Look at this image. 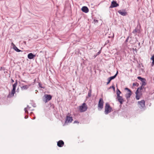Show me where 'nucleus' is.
I'll list each match as a JSON object with an SVG mask.
<instances>
[{
  "instance_id": "obj_40",
  "label": "nucleus",
  "mask_w": 154,
  "mask_h": 154,
  "mask_svg": "<svg viewBox=\"0 0 154 154\" xmlns=\"http://www.w3.org/2000/svg\"><path fill=\"white\" fill-rule=\"evenodd\" d=\"M11 82H12V83H13V82H14V80H13V79H11Z\"/></svg>"
},
{
  "instance_id": "obj_32",
  "label": "nucleus",
  "mask_w": 154,
  "mask_h": 154,
  "mask_svg": "<svg viewBox=\"0 0 154 154\" xmlns=\"http://www.w3.org/2000/svg\"><path fill=\"white\" fill-rule=\"evenodd\" d=\"M111 88H112L113 89V90H115V87H114V86H110V87H109V89H110Z\"/></svg>"
},
{
  "instance_id": "obj_3",
  "label": "nucleus",
  "mask_w": 154,
  "mask_h": 154,
  "mask_svg": "<svg viewBox=\"0 0 154 154\" xmlns=\"http://www.w3.org/2000/svg\"><path fill=\"white\" fill-rule=\"evenodd\" d=\"M104 102L102 98H100L99 99L98 105V110H101L103 107Z\"/></svg>"
},
{
  "instance_id": "obj_23",
  "label": "nucleus",
  "mask_w": 154,
  "mask_h": 154,
  "mask_svg": "<svg viewBox=\"0 0 154 154\" xmlns=\"http://www.w3.org/2000/svg\"><path fill=\"white\" fill-rule=\"evenodd\" d=\"M138 79L140 80L141 81H143V80H145V79L142 78L140 76H138L137 77Z\"/></svg>"
},
{
  "instance_id": "obj_42",
  "label": "nucleus",
  "mask_w": 154,
  "mask_h": 154,
  "mask_svg": "<svg viewBox=\"0 0 154 154\" xmlns=\"http://www.w3.org/2000/svg\"><path fill=\"white\" fill-rule=\"evenodd\" d=\"M2 68H3V67H1V68H0V71H1V70H2Z\"/></svg>"
},
{
  "instance_id": "obj_29",
  "label": "nucleus",
  "mask_w": 154,
  "mask_h": 154,
  "mask_svg": "<svg viewBox=\"0 0 154 154\" xmlns=\"http://www.w3.org/2000/svg\"><path fill=\"white\" fill-rule=\"evenodd\" d=\"M137 84L138 85V84L137 83H134L133 84V86H137Z\"/></svg>"
},
{
  "instance_id": "obj_20",
  "label": "nucleus",
  "mask_w": 154,
  "mask_h": 154,
  "mask_svg": "<svg viewBox=\"0 0 154 154\" xmlns=\"http://www.w3.org/2000/svg\"><path fill=\"white\" fill-rule=\"evenodd\" d=\"M17 80L16 81H15V83H14L13 85V88H14V89H16V87L17 85Z\"/></svg>"
},
{
  "instance_id": "obj_37",
  "label": "nucleus",
  "mask_w": 154,
  "mask_h": 154,
  "mask_svg": "<svg viewBox=\"0 0 154 154\" xmlns=\"http://www.w3.org/2000/svg\"><path fill=\"white\" fill-rule=\"evenodd\" d=\"M11 45H13V47H14V46H15V45L13 43V42H12V43H11Z\"/></svg>"
},
{
  "instance_id": "obj_35",
  "label": "nucleus",
  "mask_w": 154,
  "mask_h": 154,
  "mask_svg": "<svg viewBox=\"0 0 154 154\" xmlns=\"http://www.w3.org/2000/svg\"><path fill=\"white\" fill-rule=\"evenodd\" d=\"M101 52V50H100L98 52H97V53L96 54L97 55H98L100 54Z\"/></svg>"
},
{
  "instance_id": "obj_4",
  "label": "nucleus",
  "mask_w": 154,
  "mask_h": 154,
  "mask_svg": "<svg viewBox=\"0 0 154 154\" xmlns=\"http://www.w3.org/2000/svg\"><path fill=\"white\" fill-rule=\"evenodd\" d=\"M145 101L142 100L138 102V106L140 108H143L145 106Z\"/></svg>"
},
{
  "instance_id": "obj_27",
  "label": "nucleus",
  "mask_w": 154,
  "mask_h": 154,
  "mask_svg": "<svg viewBox=\"0 0 154 154\" xmlns=\"http://www.w3.org/2000/svg\"><path fill=\"white\" fill-rule=\"evenodd\" d=\"M129 38V36H128L127 37L126 39V40L125 41V43H126L128 42Z\"/></svg>"
},
{
  "instance_id": "obj_17",
  "label": "nucleus",
  "mask_w": 154,
  "mask_h": 154,
  "mask_svg": "<svg viewBox=\"0 0 154 154\" xmlns=\"http://www.w3.org/2000/svg\"><path fill=\"white\" fill-rule=\"evenodd\" d=\"M140 29L137 28H136L132 32V33L134 34H136L137 32L139 33Z\"/></svg>"
},
{
  "instance_id": "obj_14",
  "label": "nucleus",
  "mask_w": 154,
  "mask_h": 154,
  "mask_svg": "<svg viewBox=\"0 0 154 154\" xmlns=\"http://www.w3.org/2000/svg\"><path fill=\"white\" fill-rule=\"evenodd\" d=\"M35 57V55L33 54L32 53H30L28 55V58L30 59H32Z\"/></svg>"
},
{
  "instance_id": "obj_18",
  "label": "nucleus",
  "mask_w": 154,
  "mask_h": 154,
  "mask_svg": "<svg viewBox=\"0 0 154 154\" xmlns=\"http://www.w3.org/2000/svg\"><path fill=\"white\" fill-rule=\"evenodd\" d=\"M92 90L91 89H90L88 92V97H90L91 96Z\"/></svg>"
},
{
  "instance_id": "obj_47",
  "label": "nucleus",
  "mask_w": 154,
  "mask_h": 154,
  "mask_svg": "<svg viewBox=\"0 0 154 154\" xmlns=\"http://www.w3.org/2000/svg\"><path fill=\"white\" fill-rule=\"evenodd\" d=\"M23 82H26V83L27 82L26 81H23Z\"/></svg>"
},
{
  "instance_id": "obj_49",
  "label": "nucleus",
  "mask_w": 154,
  "mask_h": 154,
  "mask_svg": "<svg viewBox=\"0 0 154 154\" xmlns=\"http://www.w3.org/2000/svg\"><path fill=\"white\" fill-rule=\"evenodd\" d=\"M17 91H18V89L17 90Z\"/></svg>"
},
{
  "instance_id": "obj_26",
  "label": "nucleus",
  "mask_w": 154,
  "mask_h": 154,
  "mask_svg": "<svg viewBox=\"0 0 154 154\" xmlns=\"http://www.w3.org/2000/svg\"><path fill=\"white\" fill-rule=\"evenodd\" d=\"M38 86H39V87H40V88H44V87H42V84L40 83H38Z\"/></svg>"
},
{
  "instance_id": "obj_2",
  "label": "nucleus",
  "mask_w": 154,
  "mask_h": 154,
  "mask_svg": "<svg viewBox=\"0 0 154 154\" xmlns=\"http://www.w3.org/2000/svg\"><path fill=\"white\" fill-rule=\"evenodd\" d=\"M88 107L85 103H83L82 105L79 106V110L81 112H83L86 111Z\"/></svg>"
},
{
  "instance_id": "obj_41",
  "label": "nucleus",
  "mask_w": 154,
  "mask_h": 154,
  "mask_svg": "<svg viewBox=\"0 0 154 154\" xmlns=\"http://www.w3.org/2000/svg\"><path fill=\"white\" fill-rule=\"evenodd\" d=\"M28 116H26L24 118H25V119H27V118H28Z\"/></svg>"
},
{
  "instance_id": "obj_19",
  "label": "nucleus",
  "mask_w": 154,
  "mask_h": 154,
  "mask_svg": "<svg viewBox=\"0 0 154 154\" xmlns=\"http://www.w3.org/2000/svg\"><path fill=\"white\" fill-rule=\"evenodd\" d=\"M14 49L17 52H20L22 51L21 50H19L15 46L13 47Z\"/></svg>"
},
{
  "instance_id": "obj_45",
  "label": "nucleus",
  "mask_w": 154,
  "mask_h": 154,
  "mask_svg": "<svg viewBox=\"0 0 154 154\" xmlns=\"http://www.w3.org/2000/svg\"><path fill=\"white\" fill-rule=\"evenodd\" d=\"M94 20V21H97V20Z\"/></svg>"
},
{
  "instance_id": "obj_24",
  "label": "nucleus",
  "mask_w": 154,
  "mask_h": 154,
  "mask_svg": "<svg viewBox=\"0 0 154 154\" xmlns=\"http://www.w3.org/2000/svg\"><path fill=\"white\" fill-rule=\"evenodd\" d=\"M146 80L145 79V80H143V81H141L142 82V83L141 84L142 86H143L145 85H146V83L145 82Z\"/></svg>"
},
{
  "instance_id": "obj_52",
  "label": "nucleus",
  "mask_w": 154,
  "mask_h": 154,
  "mask_svg": "<svg viewBox=\"0 0 154 154\" xmlns=\"http://www.w3.org/2000/svg\"><path fill=\"white\" fill-rule=\"evenodd\" d=\"M139 45H140V43H139Z\"/></svg>"
},
{
  "instance_id": "obj_36",
  "label": "nucleus",
  "mask_w": 154,
  "mask_h": 154,
  "mask_svg": "<svg viewBox=\"0 0 154 154\" xmlns=\"http://www.w3.org/2000/svg\"><path fill=\"white\" fill-rule=\"evenodd\" d=\"M140 88V90H141L144 87H143V86H141Z\"/></svg>"
},
{
  "instance_id": "obj_48",
  "label": "nucleus",
  "mask_w": 154,
  "mask_h": 154,
  "mask_svg": "<svg viewBox=\"0 0 154 154\" xmlns=\"http://www.w3.org/2000/svg\"><path fill=\"white\" fill-rule=\"evenodd\" d=\"M137 2H138L140 0H137Z\"/></svg>"
},
{
  "instance_id": "obj_1",
  "label": "nucleus",
  "mask_w": 154,
  "mask_h": 154,
  "mask_svg": "<svg viewBox=\"0 0 154 154\" xmlns=\"http://www.w3.org/2000/svg\"><path fill=\"white\" fill-rule=\"evenodd\" d=\"M112 108L109 104L108 103H106L105 106V113L106 115L107 114L110 112L112 111Z\"/></svg>"
},
{
  "instance_id": "obj_39",
  "label": "nucleus",
  "mask_w": 154,
  "mask_h": 154,
  "mask_svg": "<svg viewBox=\"0 0 154 154\" xmlns=\"http://www.w3.org/2000/svg\"><path fill=\"white\" fill-rule=\"evenodd\" d=\"M97 55L96 54V55H94L93 57H94V58H95Z\"/></svg>"
},
{
  "instance_id": "obj_25",
  "label": "nucleus",
  "mask_w": 154,
  "mask_h": 154,
  "mask_svg": "<svg viewBox=\"0 0 154 154\" xmlns=\"http://www.w3.org/2000/svg\"><path fill=\"white\" fill-rule=\"evenodd\" d=\"M136 98L137 100H138L140 98V96L137 94H136Z\"/></svg>"
},
{
  "instance_id": "obj_51",
  "label": "nucleus",
  "mask_w": 154,
  "mask_h": 154,
  "mask_svg": "<svg viewBox=\"0 0 154 154\" xmlns=\"http://www.w3.org/2000/svg\"><path fill=\"white\" fill-rule=\"evenodd\" d=\"M34 81V82H35V79Z\"/></svg>"
},
{
  "instance_id": "obj_22",
  "label": "nucleus",
  "mask_w": 154,
  "mask_h": 154,
  "mask_svg": "<svg viewBox=\"0 0 154 154\" xmlns=\"http://www.w3.org/2000/svg\"><path fill=\"white\" fill-rule=\"evenodd\" d=\"M30 107H29V106L28 105H27V107L25 108L24 109V110L25 111V112L26 113H28V111L26 109L27 108L28 109H30Z\"/></svg>"
},
{
  "instance_id": "obj_31",
  "label": "nucleus",
  "mask_w": 154,
  "mask_h": 154,
  "mask_svg": "<svg viewBox=\"0 0 154 154\" xmlns=\"http://www.w3.org/2000/svg\"><path fill=\"white\" fill-rule=\"evenodd\" d=\"M125 89L126 90H128V92L131 91L130 89H129L128 88H125Z\"/></svg>"
},
{
  "instance_id": "obj_46",
  "label": "nucleus",
  "mask_w": 154,
  "mask_h": 154,
  "mask_svg": "<svg viewBox=\"0 0 154 154\" xmlns=\"http://www.w3.org/2000/svg\"><path fill=\"white\" fill-rule=\"evenodd\" d=\"M94 20V21H97V20Z\"/></svg>"
},
{
  "instance_id": "obj_10",
  "label": "nucleus",
  "mask_w": 154,
  "mask_h": 154,
  "mask_svg": "<svg viewBox=\"0 0 154 154\" xmlns=\"http://www.w3.org/2000/svg\"><path fill=\"white\" fill-rule=\"evenodd\" d=\"M15 89L13 88L11 91V92L9 93L8 96V97L10 98L14 96V94L15 92Z\"/></svg>"
},
{
  "instance_id": "obj_34",
  "label": "nucleus",
  "mask_w": 154,
  "mask_h": 154,
  "mask_svg": "<svg viewBox=\"0 0 154 154\" xmlns=\"http://www.w3.org/2000/svg\"><path fill=\"white\" fill-rule=\"evenodd\" d=\"M151 59L152 60V61H154V55L152 56L151 57Z\"/></svg>"
},
{
  "instance_id": "obj_28",
  "label": "nucleus",
  "mask_w": 154,
  "mask_h": 154,
  "mask_svg": "<svg viewBox=\"0 0 154 154\" xmlns=\"http://www.w3.org/2000/svg\"><path fill=\"white\" fill-rule=\"evenodd\" d=\"M108 80V82H107V83H106V84L107 85H108L110 82V81H111V80H110V79H109V78H108L107 79Z\"/></svg>"
},
{
  "instance_id": "obj_44",
  "label": "nucleus",
  "mask_w": 154,
  "mask_h": 154,
  "mask_svg": "<svg viewBox=\"0 0 154 154\" xmlns=\"http://www.w3.org/2000/svg\"><path fill=\"white\" fill-rule=\"evenodd\" d=\"M24 43L25 44H26V42L24 41Z\"/></svg>"
},
{
  "instance_id": "obj_30",
  "label": "nucleus",
  "mask_w": 154,
  "mask_h": 154,
  "mask_svg": "<svg viewBox=\"0 0 154 154\" xmlns=\"http://www.w3.org/2000/svg\"><path fill=\"white\" fill-rule=\"evenodd\" d=\"M109 42V40H107L105 42V45H106L107 44H108Z\"/></svg>"
},
{
  "instance_id": "obj_8",
  "label": "nucleus",
  "mask_w": 154,
  "mask_h": 154,
  "mask_svg": "<svg viewBox=\"0 0 154 154\" xmlns=\"http://www.w3.org/2000/svg\"><path fill=\"white\" fill-rule=\"evenodd\" d=\"M117 99L121 104H122L123 102L124 101L122 97L120 96H117Z\"/></svg>"
},
{
  "instance_id": "obj_9",
  "label": "nucleus",
  "mask_w": 154,
  "mask_h": 154,
  "mask_svg": "<svg viewBox=\"0 0 154 154\" xmlns=\"http://www.w3.org/2000/svg\"><path fill=\"white\" fill-rule=\"evenodd\" d=\"M72 120L73 119L72 117L67 116L65 120V123H66L71 122Z\"/></svg>"
},
{
  "instance_id": "obj_21",
  "label": "nucleus",
  "mask_w": 154,
  "mask_h": 154,
  "mask_svg": "<svg viewBox=\"0 0 154 154\" xmlns=\"http://www.w3.org/2000/svg\"><path fill=\"white\" fill-rule=\"evenodd\" d=\"M121 93V92L120 91V90L118 89L117 88L116 90V94L117 96H120V94Z\"/></svg>"
},
{
  "instance_id": "obj_6",
  "label": "nucleus",
  "mask_w": 154,
  "mask_h": 154,
  "mask_svg": "<svg viewBox=\"0 0 154 154\" xmlns=\"http://www.w3.org/2000/svg\"><path fill=\"white\" fill-rule=\"evenodd\" d=\"M118 12L121 15L125 16H126L127 14V12L125 10H119L118 11Z\"/></svg>"
},
{
  "instance_id": "obj_12",
  "label": "nucleus",
  "mask_w": 154,
  "mask_h": 154,
  "mask_svg": "<svg viewBox=\"0 0 154 154\" xmlns=\"http://www.w3.org/2000/svg\"><path fill=\"white\" fill-rule=\"evenodd\" d=\"M64 145V142L62 140H60L57 143V145L59 147H62Z\"/></svg>"
},
{
  "instance_id": "obj_50",
  "label": "nucleus",
  "mask_w": 154,
  "mask_h": 154,
  "mask_svg": "<svg viewBox=\"0 0 154 154\" xmlns=\"http://www.w3.org/2000/svg\"><path fill=\"white\" fill-rule=\"evenodd\" d=\"M17 91H18V89L17 90Z\"/></svg>"
},
{
  "instance_id": "obj_13",
  "label": "nucleus",
  "mask_w": 154,
  "mask_h": 154,
  "mask_svg": "<svg viewBox=\"0 0 154 154\" xmlns=\"http://www.w3.org/2000/svg\"><path fill=\"white\" fill-rule=\"evenodd\" d=\"M81 10L83 12L85 13H87L89 11L88 8L86 6L83 7L81 9Z\"/></svg>"
},
{
  "instance_id": "obj_7",
  "label": "nucleus",
  "mask_w": 154,
  "mask_h": 154,
  "mask_svg": "<svg viewBox=\"0 0 154 154\" xmlns=\"http://www.w3.org/2000/svg\"><path fill=\"white\" fill-rule=\"evenodd\" d=\"M45 100H44V101L45 103H46L48 101L50 100L52 98L51 96L49 94H45Z\"/></svg>"
},
{
  "instance_id": "obj_11",
  "label": "nucleus",
  "mask_w": 154,
  "mask_h": 154,
  "mask_svg": "<svg viewBox=\"0 0 154 154\" xmlns=\"http://www.w3.org/2000/svg\"><path fill=\"white\" fill-rule=\"evenodd\" d=\"M31 84H30L28 85H25L21 87V89L22 90H26L28 89Z\"/></svg>"
},
{
  "instance_id": "obj_33",
  "label": "nucleus",
  "mask_w": 154,
  "mask_h": 154,
  "mask_svg": "<svg viewBox=\"0 0 154 154\" xmlns=\"http://www.w3.org/2000/svg\"><path fill=\"white\" fill-rule=\"evenodd\" d=\"M139 92H140V91L137 89L135 92L136 94H138V93Z\"/></svg>"
},
{
  "instance_id": "obj_15",
  "label": "nucleus",
  "mask_w": 154,
  "mask_h": 154,
  "mask_svg": "<svg viewBox=\"0 0 154 154\" xmlns=\"http://www.w3.org/2000/svg\"><path fill=\"white\" fill-rule=\"evenodd\" d=\"M131 95V91L129 92L128 93H127L125 95L126 98L128 99L129 98Z\"/></svg>"
},
{
  "instance_id": "obj_5",
  "label": "nucleus",
  "mask_w": 154,
  "mask_h": 154,
  "mask_svg": "<svg viewBox=\"0 0 154 154\" xmlns=\"http://www.w3.org/2000/svg\"><path fill=\"white\" fill-rule=\"evenodd\" d=\"M119 6V4L117 3L116 2L114 1H113L111 2V5L110 6L109 8H113Z\"/></svg>"
},
{
  "instance_id": "obj_16",
  "label": "nucleus",
  "mask_w": 154,
  "mask_h": 154,
  "mask_svg": "<svg viewBox=\"0 0 154 154\" xmlns=\"http://www.w3.org/2000/svg\"><path fill=\"white\" fill-rule=\"evenodd\" d=\"M118 74V71H117V72H116V73L115 74V75H114L113 76H111V77L109 78V79H110V80H112L113 79H114L116 77V76H117Z\"/></svg>"
},
{
  "instance_id": "obj_43",
  "label": "nucleus",
  "mask_w": 154,
  "mask_h": 154,
  "mask_svg": "<svg viewBox=\"0 0 154 154\" xmlns=\"http://www.w3.org/2000/svg\"><path fill=\"white\" fill-rule=\"evenodd\" d=\"M137 89L139 91L140 90V88L139 87V88H138Z\"/></svg>"
},
{
  "instance_id": "obj_38",
  "label": "nucleus",
  "mask_w": 154,
  "mask_h": 154,
  "mask_svg": "<svg viewBox=\"0 0 154 154\" xmlns=\"http://www.w3.org/2000/svg\"><path fill=\"white\" fill-rule=\"evenodd\" d=\"M152 66H153V65H154V61H152Z\"/></svg>"
}]
</instances>
